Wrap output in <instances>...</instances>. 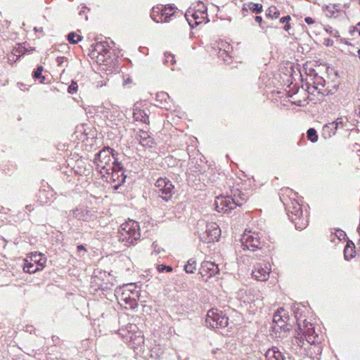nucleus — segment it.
<instances>
[{
  "label": "nucleus",
  "mask_w": 360,
  "mask_h": 360,
  "mask_svg": "<svg viewBox=\"0 0 360 360\" xmlns=\"http://www.w3.org/2000/svg\"><path fill=\"white\" fill-rule=\"evenodd\" d=\"M55 193L53 191L48 187L47 189H41L39 193V200L41 205H45L53 200Z\"/></svg>",
  "instance_id": "nucleus-20"
},
{
  "label": "nucleus",
  "mask_w": 360,
  "mask_h": 360,
  "mask_svg": "<svg viewBox=\"0 0 360 360\" xmlns=\"http://www.w3.org/2000/svg\"><path fill=\"white\" fill-rule=\"evenodd\" d=\"M63 59H64V58H63V57H58L57 58V62H58V65H61L62 64Z\"/></svg>",
  "instance_id": "nucleus-51"
},
{
  "label": "nucleus",
  "mask_w": 360,
  "mask_h": 360,
  "mask_svg": "<svg viewBox=\"0 0 360 360\" xmlns=\"http://www.w3.org/2000/svg\"><path fill=\"white\" fill-rule=\"evenodd\" d=\"M136 139L143 146L151 147L153 143V139L148 133L143 130H140L136 135Z\"/></svg>",
  "instance_id": "nucleus-21"
},
{
  "label": "nucleus",
  "mask_w": 360,
  "mask_h": 360,
  "mask_svg": "<svg viewBox=\"0 0 360 360\" xmlns=\"http://www.w3.org/2000/svg\"><path fill=\"white\" fill-rule=\"evenodd\" d=\"M304 21L306 23H307L308 25H311V24H313L314 22V20L311 17H307L305 18L304 19Z\"/></svg>",
  "instance_id": "nucleus-50"
},
{
  "label": "nucleus",
  "mask_w": 360,
  "mask_h": 360,
  "mask_svg": "<svg viewBox=\"0 0 360 360\" xmlns=\"http://www.w3.org/2000/svg\"><path fill=\"white\" fill-rule=\"evenodd\" d=\"M94 164L101 176H105L107 171L113 168H120V162L115 157L114 150L105 147L95 155Z\"/></svg>",
  "instance_id": "nucleus-3"
},
{
  "label": "nucleus",
  "mask_w": 360,
  "mask_h": 360,
  "mask_svg": "<svg viewBox=\"0 0 360 360\" xmlns=\"http://www.w3.org/2000/svg\"><path fill=\"white\" fill-rule=\"evenodd\" d=\"M339 127H344V120L342 117H338L335 122L328 123V128H338Z\"/></svg>",
  "instance_id": "nucleus-38"
},
{
  "label": "nucleus",
  "mask_w": 360,
  "mask_h": 360,
  "mask_svg": "<svg viewBox=\"0 0 360 360\" xmlns=\"http://www.w3.org/2000/svg\"><path fill=\"white\" fill-rule=\"evenodd\" d=\"M68 39L70 41V43L75 44L82 39V37L80 35L75 34L74 32H71L68 34Z\"/></svg>",
  "instance_id": "nucleus-39"
},
{
  "label": "nucleus",
  "mask_w": 360,
  "mask_h": 360,
  "mask_svg": "<svg viewBox=\"0 0 360 360\" xmlns=\"http://www.w3.org/2000/svg\"><path fill=\"white\" fill-rule=\"evenodd\" d=\"M288 320V316L283 308H280L274 315L273 321L279 328H283Z\"/></svg>",
  "instance_id": "nucleus-19"
},
{
  "label": "nucleus",
  "mask_w": 360,
  "mask_h": 360,
  "mask_svg": "<svg viewBox=\"0 0 360 360\" xmlns=\"http://www.w3.org/2000/svg\"><path fill=\"white\" fill-rule=\"evenodd\" d=\"M24 51H25V48L21 46H19L18 48H14L13 49L12 52H15L17 54H20V57L21 55H22L24 53Z\"/></svg>",
  "instance_id": "nucleus-48"
},
{
  "label": "nucleus",
  "mask_w": 360,
  "mask_h": 360,
  "mask_svg": "<svg viewBox=\"0 0 360 360\" xmlns=\"http://www.w3.org/2000/svg\"><path fill=\"white\" fill-rule=\"evenodd\" d=\"M128 339L131 342V347L134 349H137L138 347L141 346L144 342L143 335L141 331H137L129 336Z\"/></svg>",
  "instance_id": "nucleus-25"
},
{
  "label": "nucleus",
  "mask_w": 360,
  "mask_h": 360,
  "mask_svg": "<svg viewBox=\"0 0 360 360\" xmlns=\"http://www.w3.org/2000/svg\"><path fill=\"white\" fill-rule=\"evenodd\" d=\"M265 357L266 360H290V359H286L276 347L268 349L265 354Z\"/></svg>",
  "instance_id": "nucleus-23"
},
{
  "label": "nucleus",
  "mask_w": 360,
  "mask_h": 360,
  "mask_svg": "<svg viewBox=\"0 0 360 360\" xmlns=\"http://www.w3.org/2000/svg\"><path fill=\"white\" fill-rule=\"evenodd\" d=\"M205 323L212 328H225L229 324V318L223 311L217 309H211L207 311Z\"/></svg>",
  "instance_id": "nucleus-9"
},
{
  "label": "nucleus",
  "mask_w": 360,
  "mask_h": 360,
  "mask_svg": "<svg viewBox=\"0 0 360 360\" xmlns=\"http://www.w3.org/2000/svg\"><path fill=\"white\" fill-rule=\"evenodd\" d=\"M308 90L310 93L313 94L315 91H316L319 94H324L325 92V80L324 79L319 76L318 75H315L313 77L309 78V80L307 82Z\"/></svg>",
  "instance_id": "nucleus-16"
},
{
  "label": "nucleus",
  "mask_w": 360,
  "mask_h": 360,
  "mask_svg": "<svg viewBox=\"0 0 360 360\" xmlns=\"http://www.w3.org/2000/svg\"><path fill=\"white\" fill-rule=\"evenodd\" d=\"M221 235V230L219 226L214 223L211 222L207 224L206 230L201 237V240L206 243H212L218 240Z\"/></svg>",
  "instance_id": "nucleus-15"
},
{
  "label": "nucleus",
  "mask_w": 360,
  "mask_h": 360,
  "mask_svg": "<svg viewBox=\"0 0 360 360\" xmlns=\"http://www.w3.org/2000/svg\"><path fill=\"white\" fill-rule=\"evenodd\" d=\"M161 7L160 6H155L152 8L150 13L151 18L156 22H161Z\"/></svg>",
  "instance_id": "nucleus-31"
},
{
  "label": "nucleus",
  "mask_w": 360,
  "mask_h": 360,
  "mask_svg": "<svg viewBox=\"0 0 360 360\" xmlns=\"http://www.w3.org/2000/svg\"><path fill=\"white\" fill-rule=\"evenodd\" d=\"M77 250L78 252H80L82 250L86 251L84 247L82 245L77 246Z\"/></svg>",
  "instance_id": "nucleus-52"
},
{
  "label": "nucleus",
  "mask_w": 360,
  "mask_h": 360,
  "mask_svg": "<svg viewBox=\"0 0 360 360\" xmlns=\"http://www.w3.org/2000/svg\"><path fill=\"white\" fill-rule=\"evenodd\" d=\"M271 267L268 262H257L252 271V277L259 281H266L269 279Z\"/></svg>",
  "instance_id": "nucleus-13"
},
{
  "label": "nucleus",
  "mask_w": 360,
  "mask_h": 360,
  "mask_svg": "<svg viewBox=\"0 0 360 360\" xmlns=\"http://www.w3.org/2000/svg\"><path fill=\"white\" fill-rule=\"evenodd\" d=\"M26 210H27L29 212H31L32 210H33L32 205H27Z\"/></svg>",
  "instance_id": "nucleus-54"
},
{
  "label": "nucleus",
  "mask_w": 360,
  "mask_h": 360,
  "mask_svg": "<svg viewBox=\"0 0 360 360\" xmlns=\"http://www.w3.org/2000/svg\"><path fill=\"white\" fill-rule=\"evenodd\" d=\"M255 20L259 22V23H261L262 21V18L261 16H256L255 17Z\"/></svg>",
  "instance_id": "nucleus-53"
},
{
  "label": "nucleus",
  "mask_w": 360,
  "mask_h": 360,
  "mask_svg": "<svg viewBox=\"0 0 360 360\" xmlns=\"http://www.w3.org/2000/svg\"><path fill=\"white\" fill-rule=\"evenodd\" d=\"M290 20V15H286V16L282 17L279 20L280 23H281V24L286 22V24L284 26V30L286 31H288L290 29V25L288 23Z\"/></svg>",
  "instance_id": "nucleus-43"
},
{
  "label": "nucleus",
  "mask_w": 360,
  "mask_h": 360,
  "mask_svg": "<svg viewBox=\"0 0 360 360\" xmlns=\"http://www.w3.org/2000/svg\"><path fill=\"white\" fill-rule=\"evenodd\" d=\"M266 15L271 18H277L280 15V12L276 6H271L268 8Z\"/></svg>",
  "instance_id": "nucleus-33"
},
{
  "label": "nucleus",
  "mask_w": 360,
  "mask_h": 360,
  "mask_svg": "<svg viewBox=\"0 0 360 360\" xmlns=\"http://www.w3.org/2000/svg\"><path fill=\"white\" fill-rule=\"evenodd\" d=\"M207 8L202 2H197L196 5L191 6L185 13V18L189 25L193 28L202 22L207 17Z\"/></svg>",
  "instance_id": "nucleus-8"
},
{
  "label": "nucleus",
  "mask_w": 360,
  "mask_h": 360,
  "mask_svg": "<svg viewBox=\"0 0 360 360\" xmlns=\"http://www.w3.org/2000/svg\"><path fill=\"white\" fill-rule=\"evenodd\" d=\"M157 101H160V103L162 105V108H167L165 105V103H167L168 98H169V95L165 92H160L157 94Z\"/></svg>",
  "instance_id": "nucleus-36"
},
{
  "label": "nucleus",
  "mask_w": 360,
  "mask_h": 360,
  "mask_svg": "<svg viewBox=\"0 0 360 360\" xmlns=\"http://www.w3.org/2000/svg\"><path fill=\"white\" fill-rule=\"evenodd\" d=\"M241 247L244 250L252 252L261 248L260 237L258 233L245 231L240 238Z\"/></svg>",
  "instance_id": "nucleus-10"
},
{
  "label": "nucleus",
  "mask_w": 360,
  "mask_h": 360,
  "mask_svg": "<svg viewBox=\"0 0 360 360\" xmlns=\"http://www.w3.org/2000/svg\"><path fill=\"white\" fill-rule=\"evenodd\" d=\"M165 63L166 64H171L174 65L176 63V60L174 59V56L172 53H165Z\"/></svg>",
  "instance_id": "nucleus-40"
},
{
  "label": "nucleus",
  "mask_w": 360,
  "mask_h": 360,
  "mask_svg": "<svg viewBox=\"0 0 360 360\" xmlns=\"http://www.w3.org/2000/svg\"><path fill=\"white\" fill-rule=\"evenodd\" d=\"M20 58V54H17L15 52H11L10 54L8 55V61L10 63H13L16 62Z\"/></svg>",
  "instance_id": "nucleus-42"
},
{
  "label": "nucleus",
  "mask_w": 360,
  "mask_h": 360,
  "mask_svg": "<svg viewBox=\"0 0 360 360\" xmlns=\"http://www.w3.org/2000/svg\"><path fill=\"white\" fill-rule=\"evenodd\" d=\"M157 269L159 272H162L164 271H166L167 272L172 271V268L170 266H165L164 264H159L157 266Z\"/></svg>",
  "instance_id": "nucleus-44"
},
{
  "label": "nucleus",
  "mask_w": 360,
  "mask_h": 360,
  "mask_svg": "<svg viewBox=\"0 0 360 360\" xmlns=\"http://www.w3.org/2000/svg\"><path fill=\"white\" fill-rule=\"evenodd\" d=\"M101 112L105 117L112 122L115 121V118L120 116L117 108L112 105L110 108L104 107Z\"/></svg>",
  "instance_id": "nucleus-24"
},
{
  "label": "nucleus",
  "mask_w": 360,
  "mask_h": 360,
  "mask_svg": "<svg viewBox=\"0 0 360 360\" xmlns=\"http://www.w3.org/2000/svg\"><path fill=\"white\" fill-rule=\"evenodd\" d=\"M295 316L297 320L299 333L297 337H302L305 342H321L320 338L316 333L313 324L307 321L302 316V312H300V308L297 307L294 311Z\"/></svg>",
  "instance_id": "nucleus-5"
},
{
  "label": "nucleus",
  "mask_w": 360,
  "mask_h": 360,
  "mask_svg": "<svg viewBox=\"0 0 360 360\" xmlns=\"http://www.w3.org/2000/svg\"><path fill=\"white\" fill-rule=\"evenodd\" d=\"M355 253H356V251H355V248L354 246L353 245H349V244H347L345 248V250H344V255H345V258L347 260L353 258L355 255Z\"/></svg>",
  "instance_id": "nucleus-32"
},
{
  "label": "nucleus",
  "mask_w": 360,
  "mask_h": 360,
  "mask_svg": "<svg viewBox=\"0 0 360 360\" xmlns=\"http://www.w3.org/2000/svg\"><path fill=\"white\" fill-rule=\"evenodd\" d=\"M328 124H326L323 128V134L325 138H330L336 133L338 128H328Z\"/></svg>",
  "instance_id": "nucleus-35"
},
{
  "label": "nucleus",
  "mask_w": 360,
  "mask_h": 360,
  "mask_svg": "<svg viewBox=\"0 0 360 360\" xmlns=\"http://www.w3.org/2000/svg\"><path fill=\"white\" fill-rule=\"evenodd\" d=\"M219 58H221L223 59V60H224L225 62H226L228 60L227 58L229 57V51H226V50H221L220 49L219 51Z\"/></svg>",
  "instance_id": "nucleus-47"
},
{
  "label": "nucleus",
  "mask_w": 360,
  "mask_h": 360,
  "mask_svg": "<svg viewBox=\"0 0 360 360\" xmlns=\"http://www.w3.org/2000/svg\"><path fill=\"white\" fill-rule=\"evenodd\" d=\"M359 35H360V28H359Z\"/></svg>",
  "instance_id": "nucleus-57"
},
{
  "label": "nucleus",
  "mask_w": 360,
  "mask_h": 360,
  "mask_svg": "<svg viewBox=\"0 0 360 360\" xmlns=\"http://www.w3.org/2000/svg\"><path fill=\"white\" fill-rule=\"evenodd\" d=\"M23 270L25 272L29 274H34L38 271L41 270L39 266H37L34 263L29 261L28 259L25 260V264L23 266Z\"/></svg>",
  "instance_id": "nucleus-27"
},
{
  "label": "nucleus",
  "mask_w": 360,
  "mask_h": 360,
  "mask_svg": "<svg viewBox=\"0 0 360 360\" xmlns=\"http://www.w3.org/2000/svg\"><path fill=\"white\" fill-rule=\"evenodd\" d=\"M70 214L79 221H89L94 220L96 216L95 211L84 206H79L70 211Z\"/></svg>",
  "instance_id": "nucleus-14"
},
{
  "label": "nucleus",
  "mask_w": 360,
  "mask_h": 360,
  "mask_svg": "<svg viewBox=\"0 0 360 360\" xmlns=\"http://www.w3.org/2000/svg\"><path fill=\"white\" fill-rule=\"evenodd\" d=\"M108 274L105 271H102L101 270H96L94 273V276L92 277V283H96L98 286L102 287L103 283L101 282H99L98 280L100 278L104 279V278L107 277Z\"/></svg>",
  "instance_id": "nucleus-28"
},
{
  "label": "nucleus",
  "mask_w": 360,
  "mask_h": 360,
  "mask_svg": "<svg viewBox=\"0 0 360 360\" xmlns=\"http://www.w3.org/2000/svg\"><path fill=\"white\" fill-rule=\"evenodd\" d=\"M133 117L136 121L145 124L149 123V117L145 110L135 107L133 110Z\"/></svg>",
  "instance_id": "nucleus-22"
},
{
  "label": "nucleus",
  "mask_w": 360,
  "mask_h": 360,
  "mask_svg": "<svg viewBox=\"0 0 360 360\" xmlns=\"http://www.w3.org/2000/svg\"><path fill=\"white\" fill-rule=\"evenodd\" d=\"M152 247L153 248V254L155 253V255L160 254L161 252H163L164 250L160 248L158 243L157 242H154L152 244Z\"/></svg>",
  "instance_id": "nucleus-45"
},
{
  "label": "nucleus",
  "mask_w": 360,
  "mask_h": 360,
  "mask_svg": "<svg viewBox=\"0 0 360 360\" xmlns=\"http://www.w3.org/2000/svg\"><path fill=\"white\" fill-rule=\"evenodd\" d=\"M231 193V196H219L216 198L215 208L218 212H229L236 206L243 205L248 199V193L242 191L238 187L233 188Z\"/></svg>",
  "instance_id": "nucleus-2"
},
{
  "label": "nucleus",
  "mask_w": 360,
  "mask_h": 360,
  "mask_svg": "<svg viewBox=\"0 0 360 360\" xmlns=\"http://www.w3.org/2000/svg\"><path fill=\"white\" fill-rule=\"evenodd\" d=\"M199 273L202 277L206 276L212 277L219 273V268L218 266L212 262L204 261L201 264Z\"/></svg>",
  "instance_id": "nucleus-17"
},
{
  "label": "nucleus",
  "mask_w": 360,
  "mask_h": 360,
  "mask_svg": "<svg viewBox=\"0 0 360 360\" xmlns=\"http://www.w3.org/2000/svg\"><path fill=\"white\" fill-rule=\"evenodd\" d=\"M292 349L298 354L308 356L311 360H319L322 353L320 342H305L302 337H295L292 340Z\"/></svg>",
  "instance_id": "nucleus-4"
},
{
  "label": "nucleus",
  "mask_w": 360,
  "mask_h": 360,
  "mask_svg": "<svg viewBox=\"0 0 360 360\" xmlns=\"http://www.w3.org/2000/svg\"><path fill=\"white\" fill-rule=\"evenodd\" d=\"M125 330L127 333V334H123L122 333V331H124V329H120L119 331H120V334L122 335V336H125L127 338V339L129 338V336L131 335L132 334L136 333V330H137V327L136 325L134 324H132V323H129L125 327Z\"/></svg>",
  "instance_id": "nucleus-30"
},
{
  "label": "nucleus",
  "mask_w": 360,
  "mask_h": 360,
  "mask_svg": "<svg viewBox=\"0 0 360 360\" xmlns=\"http://www.w3.org/2000/svg\"><path fill=\"white\" fill-rule=\"evenodd\" d=\"M117 237L121 242L134 244L141 237L139 223L134 220H128L122 224L118 229Z\"/></svg>",
  "instance_id": "nucleus-6"
},
{
  "label": "nucleus",
  "mask_w": 360,
  "mask_h": 360,
  "mask_svg": "<svg viewBox=\"0 0 360 360\" xmlns=\"http://www.w3.org/2000/svg\"><path fill=\"white\" fill-rule=\"evenodd\" d=\"M336 236L338 237V239L340 240L341 238H345V233L342 230H338L336 232Z\"/></svg>",
  "instance_id": "nucleus-49"
},
{
  "label": "nucleus",
  "mask_w": 360,
  "mask_h": 360,
  "mask_svg": "<svg viewBox=\"0 0 360 360\" xmlns=\"http://www.w3.org/2000/svg\"><path fill=\"white\" fill-rule=\"evenodd\" d=\"M358 55H359V57L360 58V49L358 51Z\"/></svg>",
  "instance_id": "nucleus-56"
},
{
  "label": "nucleus",
  "mask_w": 360,
  "mask_h": 360,
  "mask_svg": "<svg viewBox=\"0 0 360 360\" xmlns=\"http://www.w3.org/2000/svg\"><path fill=\"white\" fill-rule=\"evenodd\" d=\"M161 7V22H168L171 20L172 16H176L179 12H177V8L172 5H167Z\"/></svg>",
  "instance_id": "nucleus-18"
},
{
  "label": "nucleus",
  "mask_w": 360,
  "mask_h": 360,
  "mask_svg": "<svg viewBox=\"0 0 360 360\" xmlns=\"http://www.w3.org/2000/svg\"><path fill=\"white\" fill-rule=\"evenodd\" d=\"M155 186L160 197L168 202L174 193V186L172 183L167 178L160 177L156 181Z\"/></svg>",
  "instance_id": "nucleus-12"
},
{
  "label": "nucleus",
  "mask_w": 360,
  "mask_h": 360,
  "mask_svg": "<svg viewBox=\"0 0 360 360\" xmlns=\"http://www.w3.org/2000/svg\"><path fill=\"white\" fill-rule=\"evenodd\" d=\"M307 139L313 143L316 142L318 140V136L316 134V131L313 128H310L309 129L307 130Z\"/></svg>",
  "instance_id": "nucleus-37"
},
{
  "label": "nucleus",
  "mask_w": 360,
  "mask_h": 360,
  "mask_svg": "<svg viewBox=\"0 0 360 360\" xmlns=\"http://www.w3.org/2000/svg\"><path fill=\"white\" fill-rule=\"evenodd\" d=\"M43 67L39 66L37 70L34 72V77L35 79H41V82H43L44 77L42 76Z\"/></svg>",
  "instance_id": "nucleus-41"
},
{
  "label": "nucleus",
  "mask_w": 360,
  "mask_h": 360,
  "mask_svg": "<svg viewBox=\"0 0 360 360\" xmlns=\"http://www.w3.org/2000/svg\"><path fill=\"white\" fill-rule=\"evenodd\" d=\"M115 296L120 302H123L129 305V308L134 309L137 306L139 290L135 284L129 283L116 290Z\"/></svg>",
  "instance_id": "nucleus-7"
},
{
  "label": "nucleus",
  "mask_w": 360,
  "mask_h": 360,
  "mask_svg": "<svg viewBox=\"0 0 360 360\" xmlns=\"http://www.w3.org/2000/svg\"><path fill=\"white\" fill-rule=\"evenodd\" d=\"M102 176L105 178V181L110 184L113 190H117L124 183L126 179L121 165L120 168H113L110 171H107L105 176Z\"/></svg>",
  "instance_id": "nucleus-11"
},
{
  "label": "nucleus",
  "mask_w": 360,
  "mask_h": 360,
  "mask_svg": "<svg viewBox=\"0 0 360 360\" xmlns=\"http://www.w3.org/2000/svg\"><path fill=\"white\" fill-rule=\"evenodd\" d=\"M248 9L251 11L252 13H260L262 11V5L260 4H255L250 2L247 5Z\"/></svg>",
  "instance_id": "nucleus-34"
},
{
  "label": "nucleus",
  "mask_w": 360,
  "mask_h": 360,
  "mask_svg": "<svg viewBox=\"0 0 360 360\" xmlns=\"http://www.w3.org/2000/svg\"><path fill=\"white\" fill-rule=\"evenodd\" d=\"M46 260V257L44 255L37 252H32L30 257V261L34 263L41 269H43L45 266Z\"/></svg>",
  "instance_id": "nucleus-26"
},
{
  "label": "nucleus",
  "mask_w": 360,
  "mask_h": 360,
  "mask_svg": "<svg viewBox=\"0 0 360 360\" xmlns=\"http://www.w3.org/2000/svg\"><path fill=\"white\" fill-rule=\"evenodd\" d=\"M184 270L188 274H193L196 270V260L194 258L189 259L184 265Z\"/></svg>",
  "instance_id": "nucleus-29"
},
{
  "label": "nucleus",
  "mask_w": 360,
  "mask_h": 360,
  "mask_svg": "<svg viewBox=\"0 0 360 360\" xmlns=\"http://www.w3.org/2000/svg\"><path fill=\"white\" fill-rule=\"evenodd\" d=\"M283 191L280 199L285 207L289 219L295 224L297 229H304L308 225V219L307 215L303 216L302 206L296 199L297 193L288 188Z\"/></svg>",
  "instance_id": "nucleus-1"
},
{
  "label": "nucleus",
  "mask_w": 360,
  "mask_h": 360,
  "mask_svg": "<svg viewBox=\"0 0 360 360\" xmlns=\"http://www.w3.org/2000/svg\"><path fill=\"white\" fill-rule=\"evenodd\" d=\"M77 88H78L77 84L75 82H72L71 84L68 87V91L70 94H73L77 92Z\"/></svg>",
  "instance_id": "nucleus-46"
},
{
  "label": "nucleus",
  "mask_w": 360,
  "mask_h": 360,
  "mask_svg": "<svg viewBox=\"0 0 360 360\" xmlns=\"http://www.w3.org/2000/svg\"><path fill=\"white\" fill-rule=\"evenodd\" d=\"M130 82H131V79L129 78H128L126 80H124V84H129Z\"/></svg>",
  "instance_id": "nucleus-55"
}]
</instances>
